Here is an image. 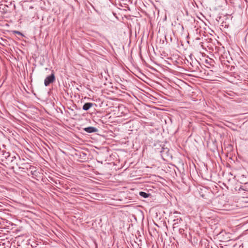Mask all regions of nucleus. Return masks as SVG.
Instances as JSON below:
<instances>
[{"label": "nucleus", "mask_w": 248, "mask_h": 248, "mask_svg": "<svg viewBox=\"0 0 248 248\" xmlns=\"http://www.w3.org/2000/svg\"><path fill=\"white\" fill-rule=\"evenodd\" d=\"M27 14L28 15V18L29 19L34 18L37 14L36 8H35L32 6H30L29 9L27 11Z\"/></svg>", "instance_id": "1"}, {"label": "nucleus", "mask_w": 248, "mask_h": 248, "mask_svg": "<svg viewBox=\"0 0 248 248\" xmlns=\"http://www.w3.org/2000/svg\"><path fill=\"white\" fill-rule=\"evenodd\" d=\"M55 80V77L53 72L49 76L46 78L44 80V84L45 86H48L50 84L53 83Z\"/></svg>", "instance_id": "2"}, {"label": "nucleus", "mask_w": 248, "mask_h": 248, "mask_svg": "<svg viewBox=\"0 0 248 248\" xmlns=\"http://www.w3.org/2000/svg\"><path fill=\"white\" fill-rule=\"evenodd\" d=\"M21 166H22L21 167H19V169H26L27 170H28V169L31 170V173L32 175H33L34 173L35 172H36V170H35V168L34 166L31 165L28 163L22 164Z\"/></svg>", "instance_id": "3"}, {"label": "nucleus", "mask_w": 248, "mask_h": 248, "mask_svg": "<svg viewBox=\"0 0 248 248\" xmlns=\"http://www.w3.org/2000/svg\"><path fill=\"white\" fill-rule=\"evenodd\" d=\"M84 130L89 133H95L98 131V129L93 126H89L84 128Z\"/></svg>", "instance_id": "4"}, {"label": "nucleus", "mask_w": 248, "mask_h": 248, "mask_svg": "<svg viewBox=\"0 0 248 248\" xmlns=\"http://www.w3.org/2000/svg\"><path fill=\"white\" fill-rule=\"evenodd\" d=\"M93 106V104L90 102L86 103L82 107V109L84 110H88L91 108Z\"/></svg>", "instance_id": "5"}, {"label": "nucleus", "mask_w": 248, "mask_h": 248, "mask_svg": "<svg viewBox=\"0 0 248 248\" xmlns=\"http://www.w3.org/2000/svg\"><path fill=\"white\" fill-rule=\"evenodd\" d=\"M174 223L173 224V228H175L177 227V224L180 223L182 221V219L181 218H177L176 219H174L173 220Z\"/></svg>", "instance_id": "6"}, {"label": "nucleus", "mask_w": 248, "mask_h": 248, "mask_svg": "<svg viewBox=\"0 0 248 248\" xmlns=\"http://www.w3.org/2000/svg\"><path fill=\"white\" fill-rule=\"evenodd\" d=\"M139 195L141 197H142L144 198H147L150 196V194L143 191H140L139 193Z\"/></svg>", "instance_id": "7"}, {"label": "nucleus", "mask_w": 248, "mask_h": 248, "mask_svg": "<svg viewBox=\"0 0 248 248\" xmlns=\"http://www.w3.org/2000/svg\"><path fill=\"white\" fill-rule=\"evenodd\" d=\"M2 155L6 159H7L10 157V153L9 152H6V151H2Z\"/></svg>", "instance_id": "8"}, {"label": "nucleus", "mask_w": 248, "mask_h": 248, "mask_svg": "<svg viewBox=\"0 0 248 248\" xmlns=\"http://www.w3.org/2000/svg\"><path fill=\"white\" fill-rule=\"evenodd\" d=\"M15 33H16V34H19V35H22V33H21L20 31H15Z\"/></svg>", "instance_id": "9"}, {"label": "nucleus", "mask_w": 248, "mask_h": 248, "mask_svg": "<svg viewBox=\"0 0 248 248\" xmlns=\"http://www.w3.org/2000/svg\"><path fill=\"white\" fill-rule=\"evenodd\" d=\"M16 159V156L15 155H14L12 157L11 161L12 162L13 161V160Z\"/></svg>", "instance_id": "10"}]
</instances>
